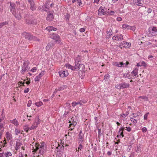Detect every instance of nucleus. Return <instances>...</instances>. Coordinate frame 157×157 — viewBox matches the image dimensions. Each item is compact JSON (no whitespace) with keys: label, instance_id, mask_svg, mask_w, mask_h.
I'll list each match as a JSON object with an SVG mask.
<instances>
[{"label":"nucleus","instance_id":"obj_1","mask_svg":"<svg viewBox=\"0 0 157 157\" xmlns=\"http://www.w3.org/2000/svg\"><path fill=\"white\" fill-rule=\"evenodd\" d=\"M10 6L11 8L10 9V11L12 12V14L17 18L20 19L21 17V10L20 9L15 10V5L13 3H10Z\"/></svg>","mask_w":157,"mask_h":157},{"label":"nucleus","instance_id":"obj_2","mask_svg":"<svg viewBox=\"0 0 157 157\" xmlns=\"http://www.w3.org/2000/svg\"><path fill=\"white\" fill-rule=\"evenodd\" d=\"M44 143H42L41 145H40L38 143H36L35 147H33V152H36L39 150L40 154L41 155H42L44 153Z\"/></svg>","mask_w":157,"mask_h":157},{"label":"nucleus","instance_id":"obj_3","mask_svg":"<svg viewBox=\"0 0 157 157\" xmlns=\"http://www.w3.org/2000/svg\"><path fill=\"white\" fill-rule=\"evenodd\" d=\"M50 37L55 40L56 43L59 44H61V41L60 39V36L57 34H51L50 36Z\"/></svg>","mask_w":157,"mask_h":157},{"label":"nucleus","instance_id":"obj_4","mask_svg":"<svg viewBox=\"0 0 157 157\" xmlns=\"http://www.w3.org/2000/svg\"><path fill=\"white\" fill-rule=\"evenodd\" d=\"M107 9L105 7L101 6L98 10V15L102 16L103 15H105L107 13Z\"/></svg>","mask_w":157,"mask_h":157},{"label":"nucleus","instance_id":"obj_5","mask_svg":"<svg viewBox=\"0 0 157 157\" xmlns=\"http://www.w3.org/2000/svg\"><path fill=\"white\" fill-rule=\"evenodd\" d=\"M22 35L23 37H25V39L29 40H32L35 39V37L29 33L24 32L22 33Z\"/></svg>","mask_w":157,"mask_h":157},{"label":"nucleus","instance_id":"obj_6","mask_svg":"<svg viewBox=\"0 0 157 157\" xmlns=\"http://www.w3.org/2000/svg\"><path fill=\"white\" fill-rule=\"evenodd\" d=\"M74 118L73 117H72L71 118L70 120H69V128H71V129H72L71 128V126L73 125V127H75L77 124L76 121H74Z\"/></svg>","mask_w":157,"mask_h":157},{"label":"nucleus","instance_id":"obj_7","mask_svg":"<svg viewBox=\"0 0 157 157\" xmlns=\"http://www.w3.org/2000/svg\"><path fill=\"white\" fill-rule=\"evenodd\" d=\"M149 32L152 35H155V33L157 32V28L155 27H150L149 29Z\"/></svg>","mask_w":157,"mask_h":157},{"label":"nucleus","instance_id":"obj_8","mask_svg":"<svg viewBox=\"0 0 157 157\" xmlns=\"http://www.w3.org/2000/svg\"><path fill=\"white\" fill-rule=\"evenodd\" d=\"M45 73L44 71H42L34 79L35 82H39L40 79H41V77L43 76Z\"/></svg>","mask_w":157,"mask_h":157},{"label":"nucleus","instance_id":"obj_9","mask_svg":"<svg viewBox=\"0 0 157 157\" xmlns=\"http://www.w3.org/2000/svg\"><path fill=\"white\" fill-rule=\"evenodd\" d=\"M78 62H78L77 65V67H77V71L79 70L80 71H83L85 68L84 65L82 64H80L78 63Z\"/></svg>","mask_w":157,"mask_h":157},{"label":"nucleus","instance_id":"obj_10","mask_svg":"<svg viewBox=\"0 0 157 157\" xmlns=\"http://www.w3.org/2000/svg\"><path fill=\"white\" fill-rule=\"evenodd\" d=\"M123 39V36L122 35H117L116 36H114L112 37V39L113 40H122Z\"/></svg>","mask_w":157,"mask_h":157},{"label":"nucleus","instance_id":"obj_11","mask_svg":"<svg viewBox=\"0 0 157 157\" xmlns=\"http://www.w3.org/2000/svg\"><path fill=\"white\" fill-rule=\"evenodd\" d=\"M6 138L8 141H11L13 139V137L12 134L9 132H7L6 134Z\"/></svg>","mask_w":157,"mask_h":157},{"label":"nucleus","instance_id":"obj_12","mask_svg":"<svg viewBox=\"0 0 157 157\" xmlns=\"http://www.w3.org/2000/svg\"><path fill=\"white\" fill-rule=\"evenodd\" d=\"M59 73L60 76L63 78L67 76L68 75L67 71H60L59 72Z\"/></svg>","mask_w":157,"mask_h":157},{"label":"nucleus","instance_id":"obj_13","mask_svg":"<svg viewBox=\"0 0 157 157\" xmlns=\"http://www.w3.org/2000/svg\"><path fill=\"white\" fill-rule=\"evenodd\" d=\"M22 68V69L21 71V73L22 74H24L25 71L27 70L28 68V65H26L24 63Z\"/></svg>","mask_w":157,"mask_h":157},{"label":"nucleus","instance_id":"obj_14","mask_svg":"<svg viewBox=\"0 0 157 157\" xmlns=\"http://www.w3.org/2000/svg\"><path fill=\"white\" fill-rule=\"evenodd\" d=\"M10 122L17 126H18L19 125V123L16 118L10 120Z\"/></svg>","mask_w":157,"mask_h":157},{"label":"nucleus","instance_id":"obj_15","mask_svg":"<svg viewBox=\"0 0 157 157\" xmlns=\"http://www.w3.org/2000/svg\"><path fill=\"white\" fill-rule=\"evenodd\" d=\"M78 136L79 142L81 143L83 142V139L84 134L82 133V131H80Z\"/></svg>","mask_w":157,"mask_h":157},{"label":"nucleus","instance_id":"obj_16","mask_svg":"<svg viewBox=\"0 0 157 157\" xmlns=\"http://www.w3.org/2000/svg\"><path fill=\"white\" fill-rule=\"evenodd\" d=\"M52 5V4H50L49 2L46 3L44 6V7L43 8V10L45 11H47Z\"/></svg>","mask_w":157,"mask_h":157},{"label":"nucleus","instance_id":"obj_17","mask_svg":"<svg viewBox=\"0 0 157 157\" xmlns=\"http://www.w3.org/2000/svg\"><path fill=\"white\" fill-rule=\"evenodd\" d=\"M133 2L134 4H136L138 6H142L143 4L141 3L140 0H133Z\"/></svg>","mask_w":157,"mask_h":157},{"label":"nucleus","instance_id":"obj_18","mask_svg":"<svg viewBox=\"0 0 157 157\" xmlns=\"http://www.w3.org/2000/svg\"><path fill=\"white\" fill-rule=\"evenodd\" d=\"M54 18L53 15L52 14L50 13L48 14L47 17V20L49 21H51Z\"/></svg>","mask_w":157,"mask_h":157},{"label":"nucleus","instance_id":"obj_19","mask_svg":"<svg viewBox=\"0 0 157 157\" xmlns=\"http://www.w3.org/2000/svg\"><path fill=\"white\" fill-rule=\"evenodd\" d=\"M121 84L122 89L128 88L129 86V84L128 83L124 82L121 83Z\"/></svg>","mask_w":157,"mask_h":157},{"label":"nucleus","instance_id":"obj_20","mask_svg":"<svg viewBox=\"0 0 157 157\" xmlns=\"http://www.w3.org/2000/svg\"><path fill=\"white\" fill-rule=\"evenodd\" d=\"M126 43V44H128V45H127V47L131 45V44L130 43H127V42H126L123 41V43H121L119 45V47H120L121 48H122V47H121V46H123V47H125V45H124V46H123V45L124 44H125Z\"/></svg>","mask_w":157,"mask_h":157},{"label":"nucleus","instance_id":"obj_21","mask_svg":"<svg viewBox=\"0 0 157 157\" xmlns=\"http://www.w3.org/2000/svg\"><path fill=\"white\" fill-rule=\"evenodd\" d=\"M126 43V44H128V45H127V47L131 45V44L130 43H127V42H126L123 41V43H121L119 45V47H120L121 48H122V47H121V46H123V47H125V45H124V46H123V45L124 44H125Z\"/></svg>","mask_w":157,"mask_h":157},{"label":"nucleus","instance_id":"obj_22","mask_svg":"<svg viewBox=\"0 0 157 157\" xmlns=\"http://www.w3.org/2000/svg\"><path fill=\"white\" fill-rule=\"evenodd\" d=\"M36 124V123H33V124L32 125V126L30 127H29L28 128V129L26 130V132H28L29 130H31L32 129H34L37 127V125H35Z\"/></svg>","mask_w":157,"mask_h":157},{"label":"nucleus","instance_id":"obj_23","mask_svg":"<svg viewBox=\"0 0 157 157\" xmlns=\"http://www.w3.org/2000/svg\"><path fill=\"white\" fill-rule=\"evenodd\" d=\"M30 3V9L32 10L33 11L36 9V7L34 5V3L33 1L29 2Z\"/></svg>","mask_w":157,"mask_h":157},{"label":"nucleus","instance_id":"obj_24","mask_svg":"<svg viewBox=\"0 0 157 157\" xmlns=\"http://www.w3.org/2000/svg\"><path fill=\"white\" fill-rule=\"evenodd\" d=\"M53 46L54 44L53 43H48L46 48V51H48Z\"/></svg>","mask_w":157,"mask_h":157},{"label":"nucleus","instance_id":"obj_25","mask_svg":"<svg viewBox=\"0 0 157 157\" xmlns=\"http://www.w3.org/2000/svg\"><path fill=\"white\" fill-rule=\"evenodd\" d=\"M46 29L49 31H56L57 30V29L52 26L48 27L46 28Z\"/></svg>","mask_w":157,"mask_h":157},{"label":"nucleus","instance_id":"obj_26","mask_svg":"<svg viewBox=\"0 0 157 157\" xmlns=\"http://www.w3.org/2000/svg\"><path fill=\"white\" fill-rule=\"evenodd\" d=\"M20 130L19 129L17 128H15L14 132L15 135L17 136L20 133Z\"/></svg>","mask_w":157,"mask_h":157},{"label":"nucleus","instance_id":"obj_27","mask_svg":"<svg viewBox=\"0 0 157 157\" xmlns=\"http://www.w3.org/2000/svg\"><path fill=\"white\" fill-rule=\"evenodd\" d=\"M21 145V143L18 142H17L16 144L15 149L16 150H18Z\"/></svg>","mask_w":157,"mask_h":157},{"label":"nucleus","instance_id":"obj_28","mask_svg":"<svg viewBox=\"0 0 157 157\" xmlns=\"http://www.w3.org/2000/svg\"><path fill=\"white\" fill-rule=\"evenodd\" d=\"M138 70L137 68H135L131 72V74L134 75V76H136L137 75Z\"/></svg>","mask_w":157,"mask_h":157},{"label":"nucleus","instance_id":"obj_29","mask_svg":"<svg viewBox=\"0 0 157 157\" xmlns=\"http://www.w3.org/2000/svg\"><path fill=\"white\" fill-rule=\"evenodd\" d=\"M77 65L75 64L74 67L72 66L69 64V68L71 69L72 70H76L77 71Z\"/></svg>","mask_w":157,"mask_h":157},{"label":"nucleus","instance_id":"obj_30","mask_svg":"<svg viewBox=\"0 0 157 157\" xmlns=\"http://www.w3.org/2000/svg\"><path fill=\"white\" fill-rule=\"evenodd\" d=\"M127 29H130L133 31H134L136 29V27L134 26H131L128 25Z\"/></svg>","mask_w":157,"mask_h":157},{"label":"nucleus","instance_id":"obj_31","mask_svg":"<svg viewBox=\"0 0 157 157\" xmlns=\"http://www.w3.org/2000/svg\"><path fill=\"white\" fill-rule=\"evenodd\" d=\"M139 98H141L142 99L144 100L145 101H147L148 100V98L147 97L145 96H141L138 97Z\"/></svg>","mask_w":157,"mask_h":157},{"label":"nucleus","instance_id":"obj_32","mask_svg":"<svg viewBox=\"0 0 157 157\" xmlns=\"http://www.w3.org/2000/svg\"><path fill=\"white\" fill-rule=\"evenodd\" d=\"M4 155L6 157H8L12 155V154L10 152H6L4 153Z\"/></svg>","mask_w":157,"mask_h":157},{"label":"nucleus","instance_id":"obj_33","mask_svg":"<svg viewBox=\"0 0 157 157\" xmlns=\"http://www.w3.org/2000/svg\"><path fill=\"white\" fill-rule=\"evenodd\" d=\"M71 135H69V136L71 138V139H74L75 138V132H71Z\"/></svg>","mask_w":157,"mask_h":157},{"label":"nucleus","instance_id":"obj_34","mask_svg":"<svg viewBox=\"0 0 157 157\" xmlns=\"http://www.w3.org/2000/svg\"><path fill=\"white\" fill-rule=\"evenodd\" d=\"M35 105L38 107H39L42 105L43 103L41 101H39V102H36Z\"/></svg>","mask_w":157,"mask_h":157},{"label":"nucleus","instance_id":"obj_35","mask_svg":"<svg viewBox=\"0 0 157 157\" xmlns=\"http://www.w3.org/2000/svg\"><path fill=\"white\" fill-rule=\"evenodd\" d=\"M0 143H2V144L1 145V147H4L5 145L6 144V141L5 139L3 141V143L2 141H1Z\"/></svg>","mask_w":157,"mask_h":157},{"label":"nucleus","instance_id":"obj_36","mask_svg":"<svg viewBox=\"0 0 157 157\" xmlns=\"http://www.w3.org/2000/svg\"><path fill=\"white\" fill-rule=\"evenodd\" d=\"M8 23L7 22H3L0 24V29L3 26L6 25H7Z\"/></svg>","mask_w":157,"mask_h":157},{"label":"nucleus","instance_id":"obj_37","mask_svg":"<svg viewBox=\"0 0 157 157\" xmlns=\"http://www.w3.org/2000/svg\"><path fill=\"white\" fill-rule=\"evenodd\" d=\"M112 30H111V29H110L109 30V31L107 33V36H110L113 33L112 32Z\"/></svg>","mask_w":157,"mask_h":157},{"label":"nucleus","instance_id":"obj_38","mask_svg":"<svg viewBox=\"0 0 157 157\" xmlns=\"http://www.w3.org/2000/svg\"><path fill=\"white\" fill-rule=\"evenodd\" d=\"M115 87L116 88L119 89H122L121 84L116 85L115 86Z\"/></svg>","mask_w":157,"mask_h":157},{"label":"nucleus","instance_id":"obj_39","mask_svg":"<svg viewBox=\"0 0 157 157\" xmlns=\"http://www.w3.org/2000/svg\"><path fill=\"white\" fill-rule=\"evenodd\" d=\"M113 65L118 67H120V63H118L117 62H114L113 63Z\"/></svg>","mask_w":157,"mask_h":157},{"label":"nucleus","instance_id":"obj_40","mask_svg":"<svg viewBox=\"0 0 157 157\" xmlns=\"http://www.w3.org/2000/svg\"><path fill=\"white\" fill-rule=\"evenodd\" d=\"M37 70V68L36 67H34L31 69V71L32 72H35Z\"/></svg>","mask_w":157,"mask_h":157},{"label":"nucleus","instance_id":"obj_41","mask_svg":"<svg viewBox=\"0 0 157 157\" xmlns=\"http://www.w3.org/2000/svg\"><path fill=\"white\" fill-rule=\"evenodd\" d=\"M32 101L31 100H29L27 106L28 107H30L32 104Z\"/></svg>","mask_w":157,"mask_h":157},{"label":"nucleus","instance_id":"obj_42","mask_svg":"<svg viewBox=\"0 0 157 157\" xmlns=\"http://www.w3.org/2000/svg\"><path fill=\"white\" fill-rule=\"evenodd\" d=\"M146 64L144 61H142L141 62V66H143L144 67H146Z\"/></svg>","mask_w":157,"mask_h":157},{"label":"nucleus","instance_id":"obj_43","mask_svg":"<svg viewBox=\"0 0 157 157\" xmlns=\"http://www.w3.org/2000/svg\"><path fill=\"white\" fill-rule=\"evenodd\" d=\"M120 65H121L120 67H124L125 63H123L122 62L120 63Z\"/></svg>","mask_w":157,"mask_h":157},{"label":"nucleus","instance_id":"obj_44","mask_svg":"<svg viewBox=\"0 0 157 157\" xmlns=\"http://www.w3.org/2000/svg\"><path fill=\"white\" fill-rule=\"evenodd\" d=\"M131 120L132 121L135 123H137V121L135 119L133 118H131Z\"/></svg>","mask_w":157,"mask_h":157},{"label":"nucleus","instance_id":"obj_45","mask_svg":"<svg viewBox=\"0 0 157 157\" xmlns=\"http://www.w3.org/2000/svg\"><path fill=\"white\" fill-rule=\"evenodd\" d=\"M142 130L143 132H145L147 131V129L146 127H144L142 128Z\"/></svg>","mask_w":157,"mask_h":157},{"label":"nucleus","instance_id":"obj_46","mask_svg":"<svg viewBox=\"0 0 157 157\" xmlns=\"http://www.w3.org/2000/svg\"><path fill=\"white\" fill-rule=\"evenodd\" d=\"M128 25H127V24H124V25H123L122 27L124 29H126V28L127 29Z\"/></svg>","mask_w":157,"mask_h":157},{"label":"nucleus","instance_id":"obj_47","mask_svg":"<svg viewBox=\"0 0 157 157\" xmlns=\"http://www.w3.org/2000/svg\"><path fill=\"white\" fill-rule=\"evenodd\" d=\"M149 113H147L144 116V120H147V115Z\"/></svg>","mask_w":157,"mask_h":157},{"label":"nucleus","instance_id":"obj_48","mask_svg":"<svg viewBox=\"0 0 157 157\" xmlns=\"http://www.w3.org/2000/svg\"><path fill=\"white\" fill-rule=\"evenodd\" d=\"M82 145H81V144H80L79 146V147L76 148V150L77 151V149H78V151H79V149H80V150H81V149H82Z\"/></svg>","mask_w":157,"mask_h":157},{"label":"nucleus","instance_id":"obj_49","mask_svg":"<svg viewBox=\"0 0 157 157\" xmlns=\"http://www.w3.org/2000/svg\"><path fill=\"white\" fill-rule=\"evenodd\" d=\"M77 2L78 3V4L79 6H81V4H82L81 0H78V1Z\"/></svg>","mask_w":157,"mask_h":157},{"label":"nucleus","instance_id":"obj_50","mask_svg":"<svg viewBox=\"0 0 157 157\" xmlns=\"http://www.w3.org/2000/svg\"><path fill=\"white\" fill-rule=\"evenodd\" d=\"M124 127H121V128H120V129H119V131L118 132V133H120V132L121 131H123H123H124Z\"/></svg>","mask_w":157,"mask_h":157},{"label":"nucleus","instance_id":"obj_51","mask_svg":"<svg viewBox=\"0 0 157 157\" xmlns=\"http://www.w3.org/2000/svg\"><path fill=\"white\" fill-rule=\"evenodd\" d=\"M29 90V88H27L25 90H24V92L25 93H27Z\"/></svg>","mask_w":157,"mask_h":157},{"label":"nucleus","instance_id":"obj_52","mask_svg":"<svg viewBox=\"0 0 157 157\" xmlns=\"http://www.w3.org/2000/svg\"><path fill=\"white\" fill-rule=\"evenodd\" d=\"M85 30L84 28H82L80 29L79 31L80 32H83L85 31Z\"/></svg>","mask_w":157,"mask_h":157},{"label":"nucleus","instance_id":"obj_53","mask_svg":"<svg viewBox=\"0 0 157 157\" xmlns=\"http://www.w3.org/2000/svg\"><path fill=\"white\" fill-rule=\"evenodd\" d=\"M104 77H105L104 79L105 80H106V79H107L109 77V74H107L106 75H105L104 76Z\"/></svg>","mask_w":157,"mask_h":157},{"label":"nucleus","instance_id":"obj_54","mask_svg":"<svg viewBox=\"0 0 157 157\" xmlns=\"http://www.w3.org/2000/svg\"><path fill=\"white\" fill-rule=\"evenodd\" d=\"M126 128H127L126 130L128 131V132H130L131 130V128L130 127H126Z\"/></svg>","mask_w":157,"mask_h":157},{"label":"nucleus","instance_id":"obj_55","mask_svg":"<svg viewBox=\"0 0 157 157\" xmlns=\"http://www.w3.org/2000/svg\"><path fill=\"white\" fill-rule=\"evenodd\" d=\"M141 149V147L140 146H137L136 148V151H140Z\"/></svg>","mask_w":157,"mask_h":157},{"label":"nucleus","instance_id":"obj_56","mask_svg":"<svg viewBox=\"0 0 157 157\" xmlns=\"http://www.w3.org/2000/svg\"><path fill=\"white\" fill-rule=\"evenodd\" d=\"M27 155L26 154L25 155H23L22 154H21V155H19V157H27Z\"/></svg>","mask_w":157,"mask_h":157},{"label":"nucleus","instance_id":"obj_57","mask_svg":"<svg viewBox=\"0 0 157 157\" xmlns=\"http://www.w3.org/2000/svg\"><path fill=\"white\" fill-rule=\"evenodd\" d=\"M18 85H20V86H21L20 84H21V85H23V86H24V82H19L18 83Z\"/></svg>","mask_w":157,"mask_h":157},{"label":"nucleus","instance_id":"obj_58","mask_svg":"<svg viewBox=\"0 0 157 157\" xmlns=\"http://www.w3.org/2000/svg\"><path fill=\"white\" fill-rule=\"evenodd\" d=\"M117 21H121L122 18L121 17H118L117 18Z\"/></svg>","mask_w":157,"mask_h":157},{"label":"nucleus","instance_id":"obj_59","mask_svg":"<svg viewBox=\"0 0 157 157\" xmlns=\"http://www.w3.org/2000/svg\"><path fill=\"white\" fill-rule=\"evenodd\" d=\"M120 135L122 136V137H123L124 136V135L123 134V132L122 131L121 132H120V133H119Z\"/></svg>","mask_w":157,"mask_h":157},{"label":"nucleus","instance_id":"obj_60","mask_svg":"<svg viewBox=\"0 0 157 157\" xmlns=\"http://www.w3.org/2000/svg\"><path fill=\"white\" fill-rule=\"evenodd\" d=\"M0 127L1 129L3 128V123L0 122Z\"/></svg>","mask_w":157,"mask_h":157},{"label":"nucleus","instance_id":"obj_61","mask_svg":"<svg viewBox=\"0 0 157 157\" xmlns=\"http://www.w3.org/2000/svg\"><path fill=\"white\" fill-rule=\"evenodd\" d=\"M152 11V10L151 9L149 8L147 10V12L148 13H150Z\"/></svg>","mask_w":157,"mask_h":157},{"label":"nucleus","instance_id":"obj_62","mask_svg":"<svg viewBox=\"0 0 157 157\" xmlns=\"http://www.w3.org/2000/svg\"><path fill=\"white\" fill-rule=\"evenodd\" d=\"M98 138H99L100 136H101L102 135V133L101 131H98Z\"/></svg>","mask_w":157,"mask_h":157},{"label":"nucleus","instance_id":"obj_63","mask_svg":"<svg viewBox=\"0 0 157 157\" xmlns=\"http://www.w3.org/2000/svg\"><path fill=\"white\" fill-rule=\"evenodd\" d=\"M29 127H28L27 126H25L24 128V129L25 131H26V129H28V128Z\"/></svg>","mask_w":157,"mask_h":157},{"label":"nucleus","instance_id":"obj_64","mask_svg":"<svg viewBox=\"0 0 157 157\" xmlns=\"http://www.w3.org/2000/svg\"><path fill=\"white\" fill-rule=\"evenodd\" d=\"M4 119V117L3 116H2V117H1L0 119V122H1Z\"/></svg>","mask_w":157,"mask_h":157}]
</instances>
